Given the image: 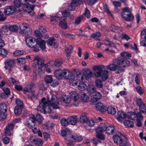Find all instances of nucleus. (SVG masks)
I'll return each instance as SVG.
<instances>
[{"label":"nucleus","instance_id":"nucleus-5","mask_svg":"<svg viewBox=\"0 0 146 146\" xmlns=\"http://www.w3.org/2000/svg\"><path fill=\"white\" fill-rule=\"evenodd\" d=\"M115 130V128L112 125H109L106 123H102L101 126L96 129V131L99 133L100 131H105L106 133L109 134L113 133Z\"/></svg>","mask_w":146,"mask_h":146},{"label":"nucleus","instance_id":"nucleus-18","mask_svg":"<svg viewBox=\"0 0 146 146\" xmlns=\"http://www.w3.org/2000/svg\"><path fill=\"white\" fill-rule=\"evenodd\" d=\"M1 89L3 92L1 94V98L4 99H7L10 95V89L7 87L3 88Z\"/></svg>","mask_w":146,"mask_h":146},{"label":"nucleus","instance_id":"nucleus-31","mask_svg":"<svg viewBox=\"0 0 146 146\" xmlns=\"http://www.w3.org/2000/svg\"><path fill=\"white\" fill-rule=\"evenodd\" d=\"M81 100L84 102H88L90 100V95L88 94H84L81 96Z\"/></svg>","mask_w":146,"mask_h":146},{"label":"nucleus","instance_id":"nucleus-44","mask_svg":"<svg viewBox=\"0 0 146 146\" xmlns=\"http://www.w3.org/2000/svg\"><path fill=\"white\" fill-rule=\"evenodd\" d=\"M139 106L140 112L143 113L146 112V106L144 103Z\"/></svg>","mask_w":146,"mask_h":146},{"label":"nucleus","instance_id":"nucleus-46","mask_svg":"<svg viewBox=\"0 0 146 146\" xmlns=\"http://www.w3.org/2000/svg\"><path fill=\"white\" fill-rule=\"evenodd\" d=\"M87 125L90 126H92L94 125V124L95 123L97 122H98V121H96V120H88L87 119V121L86 122Z\"/></svg>","mask_w":146,"mask_h":146},{"label":"nucleus","instance_id":"nucleus-41","mask_svg":"<svg viewBox=\"0 0 146 146\" xmlns=\"http://www.w3.org/2000/svg\"><path fill=\"white\" fill-rule=\"evenodd\" d=\"M87 90L88 92L90 93H93L95 90V89L94 87L92 85H88Z\"/></svg>","mask_w":146,"mask_h":146},{"label":"nucleus","instance_id":"nucleus-57","mask_svg":"<svg viewBox=\"0 0 146 146\" xmlns=\"http://www.w3.org/2000/svg\"><path fill=\"white\" fill-rule=\"evenodd\" d=\"M106 44L111 47H113L115 48H116V44L108 40H106L105 42Z\"/></svg>","mask_w":146,"mask_h":146},{"label":"nucleus","instance_id":"nucleus-30","mask_svg":"<svg viewBox=\"0 0 146 146\" xmlns=\"http://www.w3.org/2000/svg\"><path fill=\"white\" fill-rule=\"evenodd\" d=\"M140 113H138L136 114L132 112H130L128 113V115L127 116L128 118L134 120L137 118L138 114Z\"/></svg>","mask_w":146,"mask_h":146},{"label":"nucleus","instance_id":"nucleus-1","mask_svg":"<svg viewBox=\"0 0 146 146\" xmlns=\"http://www.w3.org/2000/svg\"><path fill=\"white\" fill-rule=\"evenodd\" d=\"M39 103V105L37 107V110L38 111H39L41 112H45L46 107L50 104L53 109H60V107L58 106L59 104V100L55 95L52 96L50 101L46 100L44 97L43 98Z\"/></svg>","mask_w":146,"mask_h":146},{"label":"nucleus","instance_id":"nucleus-63","mask_svg":"<svg viewBox=\"0 0 146 146\" xmlns=\"http://www.w3.org/2000/svg\"><path fill=\"white\" fill-rule=\"evenodd\" d=\"M8 85L7 82L4 80H3L1 82V88L2 89L3 88L7 87Z\"/></svg>","mask_w":146,"mask_h":146},{"label":"nucleus","instance_id":"nucleus-25","mask_svg":"<svg viewBox=\"0 0 146 146\" xmlns=\"http://www.w3.org/2000/svg\"><path fill=\"white\" fill-rule=\"evenodd\" d=\"M54 39L53 38L51 37L47 40V43L52 47L56 48L58 46V44L54 41Z\"/></svg>","mask_w":146,"mask_h":146},{"label":"nucleus","instance_id":"nucleus-29","mask_svg":"<svg viewBox=\"0 0 146 146\" xmlns=\"http://www.w3.org/2000/svg\"><path fill=\"white\" fill-rule=\"evenodd\" d=\"M73 48L70 45H68L66 47L65 51L66 54H67L68 58H69L72 52Z\"/></svg>","mask_w":146,"mask_h":146},{"label":"nucleus","instance_id":"nucleus-13","mask_svg":"<svg viewBox=\"0 0 146 146\" xmlns=\"http://www.w3.org/2000/svg\"><path fill=\"white\" fill-rule=\"evenodd\" d=\"M29 117L24 123V125L28 128L31 129L35 126L36 123L35 122V116L33 114H30Z\"/></svg>","mask_w":146,"mask_h":146},{"label":"nucleus","instance_id":"nucleus-52","mask_svg":"<svg viewBox=\"0 0 146 146\" xmlns=\"http://www.w3.org/2000/svg\"><path fill=\"white\" fill-rule=\"evenodd\" d=\"M96 86L98 88H101L102 87V83L101 80L100 79H97L96 81Z\"/></svg>","mask_w":146,"mask_h":146},{"label":"nucleus","instance_id":"nucleus-42","mask_svg":"<svg viewBox=\"0 0 146 146\" xmlns=\"http://www.w3.org/2000/svg\"><path fill=\"white\" fill-rule=\"evenodd\" d=\"M79 121L81 123H84L86 122L87 121V118L85 115H83L80 116V117L78 118Z\"/></svg>","mask_w":146,"mask_h":146},{"label":"nucleus","instance_id":"nucleus-24","mask_svg":"<svg viewBox=\"0 0 146 146\" xmlns=\"http://www.w3.org/2000/svg\"><path fill=\"white\" fill-rule=\"evenodd\" d=\"M113 139L114 142L117 145L121 144L123 142V140L122 137L117 135L113 136Z\"/></svg>","mask_w":146,"mask_h":146},{"label":"nucleus","instance_id":"nucleus-59","mask_svg":"<svg viewBox=\"0 0 146 146\" xmlns=\"http://www.w3.org/2000/svg\"><path fill=\"white\" fill-rule=\"evenodd\" d=\"M121 54L122 57L126 58L128 59L131 56V55L130 54L125 52H122Z\"/></svg>","mask_w":146,"mask_h":146},{"label":"nucleus","instance_id":"nucleus-51","mask_svg":"<svg viewBox=\"0 0 146 146\" xmlns=\"http://www.w3.org/2000/svg\"><path fill=\"white\" fill-rule=\"evenodd\" d=\"M35 122H37L39 123L40 124L42 122V117L40 115H36V117H35Z\"/></svg>","mask_w":146,"mask_h":146},{"label":"nucleus","instance_id":"nucleus-23","mask_svg":"<svg viewBox=\"0 0 146 146\" xmlns=\"http://www.w3.org/2000/svg\"><path fill=\"white\" fill-rule=\"evenodd\" d=\"M118 117L117 119L119 121H121L127 117L126 113L122 111H119L117 112Z\"/></svg>","mask_w":146,"mask_h":146},{"label":"nucleus","instance_id":"nucleus-26","mask_svg":"<svg viewBox=\"0 0 146 146\" xmlns=\"http://www.w3.org/2000/svg\"><path fill=\"white\" fill-rule=\"evenodd\" d=\"M85 76L82 75L84 76V81L87 78H90L92 76V72L91 70L87 69L85 70L84 71Z\"/></svg>","mask_w":146,"mask_h":146},{"label":"nucleus","instance_id":"nucleus-40","mask_svg":"<svg viewBox=\"0 0 146 146\" xmlns=\"http://www.w3.org/2000/svg\"><path fill=\"white\" fill-rule=\"evenodd\" d=\"M71 131L68 129L66 128L64 130H62L61 131V135L62 136H65L67 134H69L70 133Z\"/></svg>","mask_w":146,"mask_h":146},{"label":"nucleus","instance_id":"nucleus-32","mask_svg":"<svg viewBox=\"0 0 146 146\" xmlns=\"http://www.w3.org/2000/svg\"><path fill=\"white\" fill-rule=\"evenodd\" d=\"M67 119L69 123L72 125H75L77 122L76 119L73 116H70L68 117Z\"/></svg>","mask_w":146,"mask_h":146},{"label":"nucleus","instance_id":"nucleus-4","mask_svg":"<svg viewBox=\"0 0 146 146\" xmlns=\"http://www.w3.org/2000/svg\"><path fill=\"white\" fill-rule=\"evenodd\" d=\"M74 80L75 81V84L72 85L75 86L78 85V88L80 91H83L85 90L86 87V85L84 82L85 81L84 76L81 74H79L75 76Z\"/></svg>","mask_w":146,"mask_h":146},{"label":"nucleus","instance_id":"nucleus-49","mask_svg":"<svg viewBox=\"0 0 146 146\" xmlns=\"http://www.w3.org/2000/svg\"><path fill=\"white\" fill-rule=\"evenodd\" d=\"M72 139L78 142H80L82 141V138L81 136L77 135L72 136L70 137Z\"/></svg>","mask_w":146,"mask_h":146},{"label":"nucleus","instance_id":"nucleus-16","mask_svg":"<svg viewBox=\"0 0 146 146\" xmlns=\"http://www.w3.org/2000/svg\"><path fill=\"white\" fill-rule=\"evenodd\" d=\"M82 2L81 0H72L70 5L68 7V9L70 11H73L75 7Z\"/></svg>","mask_w":146,"mask_h":146},{"label":"nucleus","instance_id":"nucleus-50","mask_svg":"<svg viewBox=\"0 0 146 146\" xmlns=\"http://www.w3.org/2000/svg\"><path fill=\"white\" fill-rule=\"evenodd\" d=\"M45 81L47 83H50L53 81L52 76H46L45 78Z\"/></svg>","mask_w":146,"mask_h":146},{"label":"nucleus","instance_id":"nucleus-47","mask_svg":"<svg viewBox=\"0 0 146 146\" xmlns=\"http://www.w3.org/2000/svg\"><path fill=\"white\" fill-rule=\"evenodd\" d=\"M101 36V35L100 33L96 32L92 34L91 35V37L95 39H98Z\"/></svg>","mask_w":146,"mask_h":146},{"label":"nucleus","instance_id":"nucleus-22","mask_svg":"<svg viewBox=\"0 0 146 146\" xmlns=\"http://www.w3.org/2000/svg\"><path fill=\"white\" fill-rule=\"evenodd\" d=\"M96 108L97 110L100 111L104 112L106 111L105 106L101 102H98L96 104Z\"/></svg>","mask_w":146,"mask_h":146},{"label":"nucleus","instance_id":"nucleus-20","mask_svg":"<svg viewBox=\"0 0 146 146\" xmlns=\"http://www.w3.org/2000/svg\"><path fill=\"white\" fill-rule=\"evenodd\" d=\"M144 37L145 38L140 42V45L145 47H146V29L143 30L141 32V37Z\"/></svg>","mask_w":146,"mask_h":146},{"label":"nucleus","instance_id":"nucleus-14","mask_svg":"<svg viewBox=\"0 0 146 146\" xmlns=\"http://www.w3.org/2000/svg\"><path fill=\"white\" fill-rule=\"evenodd\" d=\"M114 62H117V64L119 66L125 67L129 66L130 64V62L129 61L123 59V58L118 59L117 58L114 59Z\"/></svg>","mask_w":146,"mask_h":146},{"label":"nucleus","instance_id":"nucleus-45","mask_svg":"<svg viewBox=\"0 0 146 146\" xmlns=\"http://www.w3.org/2000/svg\"><path fill=\"white\" fill-rule=\"evenodd\" d=\"M24 54V52L22 50H17L13 53V54L15 56H20Z\"/></svg>","mask_w":146,"mask_h":146},{"label":"nucleus","instance_id":"nucleus-9","mask_svg":"<svg viewBox=\"0 0 146 146\" xmlns=\"http://www.w3.org/2000/svg\"><path fill=\"white\" fill-rule=\"evenodd\" d=\"M35 36L39 38L36 40V43L39 45L41 49H44L45 48V40L40 39L42 37V33L38 30H35L34 32Z\"/></svg>","mask_w":146,"mask_h":146},{"label":"nucleus","instance_id":"nucleus-11","mask_svg":"<svg viewBox=\"0 0 146 146\" xmlns=\"http://www.w3.org/2000/svg\"><path fill=\"white\" fill-rule=\"evenodd\" d=\"M123 11L122 13V17L125 20L130 21L133 20L134 16L131 13L130 11L127 7L123 9Z\"/></svg>","mask_w":146,"mask_h":146},{"label":"nucleus","instance_id":"nucleus-19","mask_svg":"<svg viewBox=\"0 0 146 146\" xmlns=\"http://www.w3.org/2000/svg\"><path fill=\"white\" fill-rule=\"evenodd\" d=\"M24 3L25 4L23 5L24 11L28 13H30L34 9V7L27 2Z\"/></svg>","mask_w":146,"mask_h":146},{"label":"nucleus","instance_id":"nucleus-39","mask_svg":"<svg viewBox=\"0 0 146 146\" xmlns=\"http://www.w3.org/2000/svg\"><path fill=\"white\" fill-rule=\"evenodd\" d=\"M124 125L128 127H132L134 125V123L130 120L125 121L124 122Z\"/></svg>","mask_w":146,"mask_h":146},{"label":"nucleus","instance_id":"nucleus-43","mask_svg":"<svg viewBox=\"0 0 146 146\" xmlns=\"http://www.w3.org/2000/svg\"><path fill=\"white\" fill-rule=\"evenodd\" d=\"M7 105L4 103L1 104V112H6L7 111Z\"/></svg>","mask_w":146,"mask_h":146},{"label":"nucleus","instance_id":"nucleus-2","mask_svg":"<svg viewBox=\"0 0 146 146\" xmlns=\"http://www.w3.org/2000/svg\"><path fill=\"white\" fill-rule=\"evenodd\" d=\"M54 74L56 78L60 79L63 78L65 79L69 80L70 83L72 85L75 84V82L74 80L75 76H71L72 73L68 70L65 69L61 72L59 70H56Z\"/></svg>","mask_w":146,"mask_h":146},{"label":"nucleus","instance_id":"nucleus-56","mask_svg":"<svg viewBox=\"0 0 146 146\" xmlns=\"http://www.w3.org/2000/svg\"><path fill=\"white\" fill-rule=\"evenodd\" d=\"M43 144L42 140L40 139L37 138L36 140L35 145L36 146H41Z\"/></svg>","mask_w":146,"mask_h":146},{"label":"nucleus","instance_id":"nucleus-36","mask_svg":"<svg viewBox=\"0 0 146 146\" xmlns=\"http://www.w3.org/2000/svg\"><path fill=\"white\" fill-rule=\"evenodd\" d=\"M25 0H15L14 1L15 6L17 7H19L21 5L25 4L24 1Z\"/></svg>","mask_w":146,"mask_h":146},{"label":"nucleus","instance_id":"nucleus-17","mask_svg":"<svg viewBox=\"0 0 146 146\" xmlns=\"http://www.w3.org/2000/svg\"><path fill=\"white\" fill-rule=\"evenodd\" d=\"M16 11L15 7L11 6H7L4 8V12L6 15L12 14Z\"/></svg>","mask_w":146,"mask_h":146},{"label":"nucleus","instance_id":"nucleus-54","mask_svg":"<svg viewBox=\"0 0 146 146\" xmlns=\"http://www.w3.org/2000/svg\"><path fill=\"white\" fill-rule=\"evenodd\" d=\"M15 126V124L13 123V122H11V123H9L6 126V128H7V129H9L11 130H13Z\"/></svg>","mask_w":146,"mask_h":146},{"label":"nucleus","instance_id":"nucleus-12","mask_svg":"<svg viewBox=\"0 0 146 146\" xmlns=\"http://www.w3.org/2000/svg\"><path fill=\"white\" fill-rule=\"evenodd\" d=\"M19 28L21 32L26 35H30L32 33V30L30 27L26 23L20 24L19 26Z\"/></svg>","mask_w":146,"mask_h":146},{"label":"nucleus","instance_id":"nucleus-34","mask_svg":"<svg viewBox=\"0 0 146 146\" xmlns=\"http://www.w3.org/2000/svg\"><path fill=\"white\" fill-rule=\"evenodd\" d=\"M110 29L111 31L113 32H115L117 31L118 32H120L122 31V28L121 27L118 28L113 24L111 25Z\"/></svg>","mask_w":146,"mask_h":146},{"label":"nucleus","instance_id":"nucleus-35","mask_svg":"<svg viewBox=\"0 0 146 146\" xmlns=\"http://www.w3.org/2000/svg\"><path fill=\"white\" fill-rule=\"evenodd\" d=\"M102 97L101 94L99 92H96L93 95V98L94 101H96L99 99H100Z\"/></svg>","mask_w":146,"mask_h":146},{"label":"nucleus","instance_id":"nucleus-10","mask_svg":"<svg viewBox=\"0 0 146 146\" xmlns=\"http://www.w3.org/2000/svg\"><path fill=\"white\" fill-rule=\"evenodd\" d=\"M33 65V66L35 67H36L37 66H38V74L39 75H41L42 73V68L44 66V64L41 59L38 56H37L35 57Z\"/></svg>","mask_w":146,"mask_h":146},{"label":"nucleus","instance_id":"nucleus-28","mask_svg":"<svg viewBox=\"0 0 146 146\" xmlns=\"http://www.w3.org/2000/svg\"><path fill=\"white\" fill-rule=\"evenodd\" d=\"M23 106H17L14 108V113L17 115H20L22 112Z\"/></svg>","mask_w":146,"mask_h":146},{"label":"nucleus","instance_id":"nucleus-33","mask_svg":"<svg viewBox=\"0 0 146 146\" xmlns=\"http://www.w3.org/2000/svg\"><path fill=\"white\" fill-rule=\"evenodd\" d=\"M34 85L33 84H27L24 88V90L28 92H32Z\"/></svg>","mask_w":146,"mask_h":146},{"label":"nucleus","instance_id":"nucleus-37","mask_svg":"<svg viewBox=\"0 0 146 146\" xmlns=\"http://www.w3.org/2000/svg\"><path fill=\"white\" fill-rule=\"evenodd\" d=\"M107 110L109 113L111 115H114L116 112L115 108L111 106H108Z\"/></svg>","mask_w":146,"mask_h":146},{"label":"nucleus","instance_id":"nucleus-64","mask_svg":"<svg viewBox=\"0 0 146 146\" xmlns=\"http://www.w3.org/2000/svg\"><path fill=\"white\" fill-rule=\"evenodd\" d=\"M15 101L17 104V106H19L23 107V102L21 101L20 99L18 98H17L16 99Z\"/></svg>","mask_w":146,"mask_h":146},{"label":"nucleus","instance_id":"nucleus-15","mask_svg":"<svg viewBox=\"0 0 146 146\" xmlns=\"http://www.w3.org/2000/svg\"><path fill=\"white\" fill-rule=\"evenodd\" d=\"M70 97L73 100V104L77 106L79 103V95L78 93L72 91L70 93Z\"/></svg>","mask_w":146,"mask_h":146},{"label":"nucleus","instance_id":"nucleus-8","mask_svg":"<svg viewBox=\"0 0 146 146\" xmlns=\"http://www.w3.org/2000/svg\"><path fill=\"white\" fill-rule=\"evenodd\" d=\"M113 60L114 59L112 60L111 64L106 66L107 69L111 71H116L115 72L118 74H119L123 72V69L117 64H116V63H117V62H114Z\"/></svg>","mask_w":146,"mask_h":146},{"label":"nucleus","instance_id":"nucleus-60","mask_svg":"<svg viewBox=\"0 0 146 146\" xmlns=\"http://www.w3.org/2000/svg\"><path fill=\"white\" fill-rule=\"evenodd\" d=\"M7 54V51L4 48H1V55L3 57H5Z\"/></svg>","mask_w":146,"mask_h":146},{"label":"nucleus","instance_id":"nucleus-7","mask_svg":"<svg viewBox=\"0 0 146 146\" xmlns=\"http://www.w3.org/2000/svg\"><path fill=\"white\" fill-rule=\"evenodd\" d=\"M66 19L64 17H58L56 16H54L52 18L50 19L51 22H53L52 23L54 24L58 21H60L59 25L62 28L65 29L67 28V23L66 21Z\"/></svg>","mask_w":146,"mask_h":146},{"label":"nucleus","instance_id":"nucleus-55","mask_svg":"<svg viewBox=\"0 0 146 146\" xmlns=\"http://www.w3.org/2000/svg\"><path fill=\"white\" fill-rule=\"evenodd\" d=\"M62 63V60H56L54 63V65L56 67H58L60 66Z\"/></svg>","mask_w":146,"mask_h":146},{"label":"nucleus","instance_id":"nucleus-27","mask_svg":"<svg viewBox=\"0 0 146 146\" xmlns=\"http://www.w3.org/2000/svg\"><path fill=\"white\" fill-rule=\"evenodd\" d=\"M138 117L136 119V125L138 127L141 126L142 125L141 120L143 119V117L141 113L138 115Z\"/></svg>","mask_w":146,"mask_h":146},{"label":"nucleus","instance_id":"nucleus-3","mask_svg":"<svg viewBox=\"0 0 146 146\" xmlns=\"http://www.w3.org/2000/svg\"><path fill=\"white\" fill-rule=\"evenodd\" d=\"M104 66L103 65H96L94 66L93 68V70L96 71L94 72V75L97 77H100L102 80L105 81L107 80L108 78L109 72L107 70H102L104 68Z\"/></svg>","mask_w":146,"mask_h":146},{"label":"nucleus","instance_id":"nucleus-21","mask_svg":"<svg viewBox=\"0 0 146 146\" xmlns=\"http://www.w3.org/2000/svg\"><path fill=\"white\" fill-rule=\"evenodd\" d=\"M5 65L4 67L6 70H7L8 68L11 67L15 64L14 60L10 59L6 60L4 62Z\"/></svg>","mask_w":146,"mask_h":146},{"label":"nucleus","instance_id":"nucleus-6","mask_svg":"<svg viewBox=\"0 0 146 146\" xmlns=\"http://www.w3.org/2000/svg\"><path fill=\"white\" fill-rule=\"evenodd\" d=\"M35 39L31 36H29L26 38L25 41L27 45L29 48H33L34 51L36 52L39 50V45L37 43L34 44L35 42Z\"/></svg>","mask_w":146,"mask_h":146},{"label":"nucleus","instance_id":"nucleus-58","mask_svg":"<svg viewBox=\"0 0 146 146\" xmlns=\"http://www.w3.org/2000/svg\"><path fill=\"white\" fill-rule=\"evenodd\" d=\"M60 122L61 125L62 126H66L68 125L69 123L68 119H63L61 120Z\"/></svg>","mask_w":146,"mask_h":146},{"label":"nucleus","instance_id":"nucleus-38","mask_svg":"<svg viewBox=\"0 0 146 146\" xmlns=\"http://www.w3.org/2000/svg\"><path fill=\"white\" fill-rule=\"evenodd\" d=\"M61 98L62 100L66 103H69L71 102V99L68 96L66 95H62L61 96Z\"/></svg>","mask_w":146,"mask_h":146},{"label":"nucleus","instance_id":"nucleus-48","mask_svg":"<svg viewBox=\"0 0 146 146\" xmlns=\"http://www.w3.org/2000/svg\"><path fill=\"white\" fill-rule=\"evenodd\" d=\"M9 81L10 83L15 85L18 84L19 81H17L14 78L12 77H11L9 79Z\"/></svg>","mask_w":146,"mask_h":146},{"label":"nucleus","instance_id":"nucleus-53","mask_svg":"<svg viewBox=\"0 0 146 146\" xmlns=\"http://www.w3.org/2000/svg\"><path fill=\"white\" fill-rule=\"evenodd\" d=\"M83 19V17L82 15L76 18L75 20V23L76 24H79Z\"/></svg>","mask_w":146,"mask_h":146},{"label":"nucleus","instance_id":"nucleus-62","mask_svg":"<svg viewBox=\"0 0 146 146\" xmlns=\"http://www.w3.org/2000/svg\"><path fill=\"white\" fill-rule=\"evenodd\" d=\"M7 114L6 112H1V121H4L6 118Z\"/></svg>","mask_w":146,"mask_h":146},{"label":"nucleus","instance_id":"nucleus-61","mask_svg":"<svg viewBox=\"0 0 146 146\" xmlns=\"http://www.w3.org/2000/svg\"><path fill=\"white\" fill-rule=\"evenodd\" d=\"M18 27L16 25H12L9 27V29L12 31H16L18 30Z\"/></svg>","mask_w":146,"mask_h":146}]
</instances>
